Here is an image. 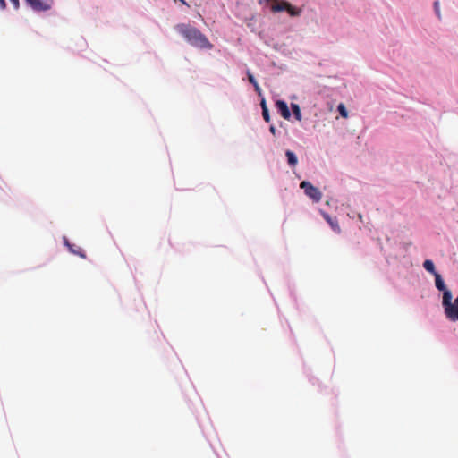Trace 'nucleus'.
I'll list each match as a JSON object with an SVG mask.
<instances>
[{
    "instance_id": "obj_16",
    "label": "nucleus",
    "mask_w": 458,
    "mask_h": 458,
    "mask_svg": "<svg viewBox=\"0 0 458 458\" xmlns=\"http://www.w3.org/2000/svg\"><path fill=\"white\" fill-rule=\"evenodd\" d=\"M254 89H255V91L259 94V95H261V89L259 85V83H257L256 85H254Z\"/></svg>"
},
{
    "instance_id": "obj_15",
    "label": "nucleus",
    "mask_w": 458,
    "mask_h": 458,
    "mask_svg": "<svg viewBox=\"0 0 458 458\" xmlns=\"http://www.w3.org/2000/svg\"><path fill=\"white\" fill-rule=\"evenodd\" d=\"M11 3L13 4L14 9H19L20 7V2L19 0H10Z\"/></svg>"
},
{
    "instance_id": "obj_3",
    "label": "nucleus",
    "mask_w": 458,
    "mask_h": 458,
    "mask_svg": "<svg viewBox=\"0 0 458 458\" xmlns=\"http://www.w3.org/2000/svg\"><path fill=\"white\" fill-rule=\"evenodd\" d=\"M301 189L304 190L305 194L313 201L319 202L322 199L321 191L314 187L310 182L303 181L300 184Z\"/></svg>"
},
{
    "instance_id": "obj_10",
    "label": "nucleus",
    "mask_w": 458,
    "mask_h": 458,
    "mask_svg": "<svg viewBox=\"0 0 458 458\" xmlns=\"http://www.w3.org/2000/svg\"><path fill=\"white\" fill-rule=\"evenodd\" d=\"M291 108H292V111L293 113V115L295 117V119L297 121H301L302 119V115H301V109H300V106L298 104H294V103H292L291 104Z\"/></svg>"
},
{
    "instance_id": "obj_20",
    "label": "nucleus",
    "mask_w": 458,
    "mask_h": 458,
    "mask_svg": "<svg viewBox=\"0 0 458 458\" xmlns=\"http://www.w3.org/2000/svg\"><path fill=\"white\" fill-rule=\"evenodd\" d=\"M182 4H186V2L184 0H180Z\"/></svg>"
},
{
    "instance_id": "obj_18",
    "label": "nucleus",
    "mask_w": 458,
    "mask_h": 458,
    "mask_svg": "<svg viewBox=\"0 0 458 458\" xmlns=\"http://www.w3.org/2000/svg\"><path fill=\"white\" fill-rule=\"evenodd\" d=\"M261 107H262V111H264L265 109H267L265 100L261 101Z\"/></svg>"
},
{
    "instance_id": "obj_8",
    "label": "nucleus",
    "mask_w": 458,
    "mask_h": 458,
    "mask_svg": "<svg viewBox=\"0 0 458 458\" xmlns=\"http://www.w3.org/2000/svg\"><path fill=\"white\" fill-rule=\"evenodd\" d=\"M285 156H286V158H287V162H288V164L291 166L293 167V166H295L297 165L298 159H297L296 155L293 151L286 150Z\"/></svg>"
},
{
    "instance_id": "obj_17",
    "label": "nucleus",
    "mask_w": 458,
    "mask_h": 458,
    "mask_svg": "<svg viewBox=\"0 0 458 458\" xmlns=\"http://www.w3.org/2000/svg\"><path fill=\"white\" fill-rule=\"evenodd\" d=\"M6 7V4L4 0H0V8L4 9Z\"/></svg>"
},
{
    "instance_id": "obj_14",
    "label": "nucleus",
    "mask_w": 458,
    "mask_h": 458,
    "mask_svg": "<svg viewBox=\"0 0 458 458\" xmlns=\"http://www.w3.org/2000/svg\"><path fill=\"white\" fill-rule=\"evenodd\" d=\"M434 8H435V12H436L437 15L438 16V18H440V9H439V2L438 1H436L434 3Z\"/></svg>"
},
{
    "instance_id": "obj_5",
    "label": "nucleus",
    "mask_w": 458,
    "mask_h": 458,
    "mask_svg": "<svg viewBox=\"0 0 458 458\" xmlns=\"http://www.w3.org/2000/svg\"><path fill=\"white\" fill-rule=\"evenodd\" d=\"M276 106L279 111L280 114L286 120H289L291 117V113L289 111L287 104L283 100H277L276 102Z\"/></svg>"
},
{
    "instance_id": "obj_12",
    "label": "nucleus",
    "mask_w": 458,
    "mask_h": 458,
    "mask_svg": "<svg viewBox=\"0 0 458 458\" xmlns=\"http://www.w3.org/2000/svg\"><path fill=\"white\" fill-rule=\"evenodd\" d=\"M248 74V80L254 86L256 85L258 82L256 81V79L254 78V76L248 71L247 72Z\"/></svg>"
},
{
    "instance_id": "obj_4",
    "label": "nucleus",
    "mask_w": 458,
    "mask_h": 458,
    "mask_svg": "<svg viewBox=\"0 0 458 458\" xmlns=\"http://www.w3.org/2000/svg\"><path fill=\"white\" fill-rule=\"evenodd\" d=\"M26 4L29 5L35 12L48 11L52 7V1L43 0H24Z\"/></svg>"
},
{
    "instance_id": "obj_9",
    "label": "nucleus",
    "mask_w": 458,
    "mask_h": 458,
    "mask_svg": "<svg viewBox=\"0 0 458 458\" xmlns=\"http://www.w3.org/2000/svg\"><path fill=\"white\" fill-rule=\"evenodd\" d=\"M423 267H424L428 272H429V273H430V274H432V275H436V274H437V271H436V269H435V265H434L433 261H432V260H430V259H427V260H425V261H424V263H423Z\"/></svg>"
},
{
    "instance_id": "obj_6",
    "label": "nucleus",
    "mask_w": 458,
    "mask_h": 458,
    "mask_svg": "<svg viewBox=\"0 0 458 458\" xmlns=\"http://www.w3.org/2000/svg\"><path fill=\"white\" fill-rule=\"evenodd\" d=\"M64 244L68 247L69 250L82 259H86V254L81 247L71 244L66 238H64Z\"/></svg>"
},
{
    "instance_id": "obj_7",
    "label": "nucleus",
    "mask_w": 458,
    "mask_h": 458,
    "mask_svg": "<svg viewBox=\"0 0 458 458\" xmlns=\"http://www.w3.org/2000/svg\"><path fill=\"white\" fill-rule=\"evenodd\" d=\"M323 217L326 219V221L330 225L331 228L335 232V233H340L341 232V229H340V226H339V224H338V221L336 218H332L327 213H323Z\"/></svg>"
},
{
    "instance_id": "obj_13",
    "label": "nucleus",
    "mask_w": 458,
    "mask_h": 458,
    "mask_svg": "<svg viewBox=\"0 0 458 458\" xmlns=\"http://www.w3.org/2000/svg\"><path fill=\"white\" fill-rule=\"evenodd\" d=\"M262 115H263L264 120L267 123H268L270 121L268 109H265L264 111H262Z\"/></svg>"
},
{
    "instance_id": "obj_1",
    "label": "nucleus",
    "mask_w": 458,
    "mask_h": 458,
    "mask_svg": "<svg viewBox=\"0 0 458 458\" xmlns=\"http://www.w3.org/2000/svg\"><path fill=\"white\" fill-rule=\"evenodd\" d=\"M175 29L191 46L202 49L212 48L213 45L198 29L188 24H178Z\"/></svg>"
},
{
    "instance_id": "obj_2",
    "label": "nucleus",
    "mask_w": 458,
    "mask_h": 458,
    "mask_svg": "<svg viewBox=\"0 0 458 458\" xmlns=\"http://www.w3.org/2000/svg\"><path fill=\"white\" fill-rule=\"evenodd\" d=\"M274 4L271 5V11L273 13H279L286 11L291 16H299L301 13V9L293 6L286 0H276L272 1Z\"/></svg>"
},
{
    "instance_id": "obj_11",
    "label": "nucleus",
    "mask_w": 458,
    "mask_h": 458,
    "mask_svg": "<svg viewBox=\"0 0 458 458\" xmlns=\"http://www.w3.org/2000/svg\"><path fill=\"white\" fill-rule=\"evenodd\" d=\"M337 110L339 112V114H341L342 117L344 118H347L348 117V112L344 106V104H339L338 106H337Z\"/></svg>"
},
{
    "instance_id": "obj_19",
    "label": "nucleus",
    "mask_w": 458,
    "mask_h": 458,
    "mask_svg": "<svg viewBox=\"0 0 458 458\" xmlns=\"http://www.w3.org/2000/svg\"><path fill=\"white\" fill-rule=\"evenodd\" d=\"M269 131L272 134L276 133V128L274 126H270Z\"/></svg>"
}]
</instances>
